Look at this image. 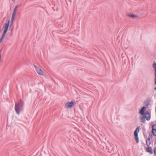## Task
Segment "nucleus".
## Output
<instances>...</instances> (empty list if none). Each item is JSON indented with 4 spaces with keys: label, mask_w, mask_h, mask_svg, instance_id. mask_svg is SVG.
<instances>
[{
    "label": "nucleus",
    "mask_w": 156,
    "mask_h": 156,
    "mask_svg": "<svg viewBox=\"0 0 156 156\" xmlns=\"http://www.w3.org/2000/svg\"><path fill=\"white\" fill-rule=\"evenodd\" d=\"M10 21L9 20L7 23H5L2 27V30H3L2 36L0 39V43L2 41L5 37V36L8 30Z\"/></svg>",
    "instance_id": "f257e3e1"
},
{
    "label": "nucleus",
    "mask_w": 156,
    "mask_h": 156,
    "mask_svg": "<svg viewBox=\"0 0 156 156\" xmlns=\"http://www.w3.org/2000/svg\"><path fill=\"white\" fill-rule=\"evenodd\" d=\"M75 103V100H72L70 102H67L65 105V107L67 109H69L73 107Z\"/></svg>",
    "instance_id": "20e7f679"
},
{
    "label": "nucleus",
    "mask_w": 156,
    "mask_h": 156,
    "mask_svg": "<svg viewBox=\"0 0 156 156\" xmlns=\"http://www.w3.org/2000/svg\"><path fill=\"white\" fill-rule=\"evenodd\" d=\"M17 7H18V5H17L16 6V7H15V8H16V9H17Z\"/></svg>",
    "instance_id": "a211bd4d"
},
{
    "label": "nucleus",
    "mask_w": 156,
    "mask_h": 156,
    "mask_svg": "<svg viewBox=\"0 0 156 156\" xmlns=\"http://www.w3.org/2000/svg\"><path fill=\"white\" fill-rule=\"evenodd\" d=\"M146 151L147 152L150 153L151 154H152L153 153L152 149L150 147H148L146 148Z\"/></svg>",
    "instance_id": "6e6552de"
},
{
    "label": "nucleus",
    "mask_w": 156,
    "mask_h": 156,
    "mask_svg": "<svg viewBox=\"0 0 156 156\" xmlns=\"http://www.w3.org/2000/svg\"><path fill=\"white\" fill-rule=\"evenodd\" d=\"M154 89L156 90V87L154 88Z\"/></svg>",
    "instance_id": "6ab92c4d"
},
{
    "label": "nucleus",
    "mask_w": 156,
    "mask_h": 156,
    "mask_svg": "<svg viewBox=\"0 0 156 156\" xmlns=\"http://www.w3.org/2000/svg\"><path fill=\"white\" fill-rule=\"evenodd\" d=\"M141 121L142 122L144 123L145 122V120L144 117H142L141 119Z\"/></svg>",
    "instance_id": "f8f14e48"
},
{
    "label": "nucleus",
    "mask_w": 156,
    "mask_h": 156,
    "mask_svg": "<svg viewBox=\"0 0 156 156\" xmlns=\"http://www.w3.org/2000/svg\"><path fill=\"white\" fill-rule=\"evenodd\" d=\"M34 68L35 69L37 73L40 75H42L43 74V72L42 69L39 68L38 67L36 66H34Z\"/></svg>",
    "instance_id": "39448f33"
},
{
    "label": "nucleus",
    "mask_w": 156,
    "mask_h": 156,
    "mask_svg": "<svg viewBox=\"0 0 156 156\" xmlns=\"http://www.w3.org/2000/svg\"><path fill=\"white\" fill-rule=\"evenodd\" d=\"M152 132L153 135L156 136V125H154L152 126Z\"/></svg>",
    "instance_id": "423d86ee"
},
{
    "label": "nucleus",
    "mask_w": 156,
    "mask_h": 156,
    "mask_svg": "<svg viewBox=\"0 0 156 156\" xmlns=\"http://www.w3.org/2000/svg\"><path fill=\"white\" fill-rule=\"evenodd\" d=\"M14 18H11V23L12 24L13 21H14Z\"/></svg>",
    "instance_id": "4468645a"
},
{
    "label": "nucleus",
    "mask_w": 156,
    "mask_h": 156,
    "mask_svg": "<svg viewBox=\"0 0 156 156\" xmlns=\"http://www.w3.org/2000/svg\"><path fill=\"white\" fill-rule=\"evenodd\" d=\"M140 129V127H138L136 129L134 132V135L135 139L137 143H138L139 139L138 136V133L139 132Z\"/></svg>",
    "instance_id": "7ed1b4c3"
},
{
    "label": "nucleus",
    "mask_w": 156,
    "mask_h": 156,
    "mask_svg": "<svg viewBox=\"0 0 156 156\" xmlns=\"http://www.w3.org/2000/svg\"><path fill=\"white\" fill-rule=\"evenodd\" d=\"M16 12H17V9H16V8H15L13 10V12L16 13Z\"/></svg>",
    "instance_id": "2eb2a0df"
},
{
    "label": "nucleus",
    "mask_w": 156,
    "mask_h": 156,
    "mask_svg": "<svg viewBox=\"0 0 156 156\" xmlns=\"http://www.w3.org/2000/svg\"><path fill=\"white\" fill-rule=\"evenodd\" d=\"M150 139H148L147 140V141H146V143H147V142H148V141H150Z\"/></svg>",
    "instance_id": "f3484780"
},
{
    "label": "nucleus",
    "mask_w": 156,
    "mask_h": 156,
    "mask_svg": "<svg viewBox=\"0 0 156 156\" xmlns=\"http://www.w3.org/2000/svg\"><path fill=\"white\" fill-rule=\"evenodd\" d=\"M154 154H156V148L154 149Z\"/></svg>",
    "instance_id": "dca6fc26"
},
{
    "label": "nucleus",
    "mask_w": 156,
    "mask_h": 156,
    "mask_svg": "<svg viewBox=\"0 0 156 156\" xmlns=\"http://www.w3.org/2000/svg\"><path fill=\"white\" fill-rule=\"evenodd\" d=\"M145 116L147 120H149L150 119L151 116L150 113L148 112H147L145 113Z\"/></svg>",
    "instance_id": "0eeeda50"
},
{
    "label": "nucleus",
    "mask_w": 156,
    "mask_h": 156,
    "mask_svg": "<svg viewBox=\"0 0 156 156\" xmlns=\"http://www.w3.org/2000/svg\"><path fill=\"white\" fill-rule=\"evenodd\" d=\"M128 16L133 18H136L137 17V16L134 15V14H129L128 15Z\"/></svg>",
    "instance_id": "9b49d317"
},
{
    "label": "nucleus",
    "mask_w": 156,
    "mask_h": 156,
    "mask_svg": "<svg viewBox=\"0 0 156 156\" xmlns=\"http://www.w3.org/2000/svg\"><path fill=\"white\" fill-rule=\"evenodd\" d=\"M153 67L154 69L155 70V83L156 84V63H154L153 64Z\"/></svg>",
    "instance_id": "9d476101"
},
{
    "label": "nucleus",
    "mask_w": 156,
    "mask_h": 156,
    "mask_svg": "<svg viewBox=\"0 0 156 156\" xmlns=\"http://www.w3.org/2000/svg\"><path fill=\"white\" fill-rule=\"evenodd\" d=\"M146 109V107H143L140 110V113L141 115H143L144 114V112Z\"/></svg>",
    "instance_id": "1a4fd4ad"
},
{
    "label": "nucleus",
    "mask_w": 156,
    "mask_h": 156,
    "mask_svg": "<svg viewBox=\"0 0 156 156\" xmlns=\"http://www.w3.org/2000/svg\"><path fill=\"white\" fill-rule=\"evenodd\" d=\"M16 13L13 12L12 16V18L15 19V18L16 15Z\"/></svg>",
    "instance_id": "ddd939ff"
},
{
    "label": "nucleus",
    "mask_w": 156,
    "mask_h": 156,
    "mask_svg": "<svg viewBox=\"0 0 156 156\" xmlns=\"http://www.w3.org/2000/svg\"><path fill=\"white\" fill-rule=\"evenodd\" d=\"M23 102L22 100H20L18 103L15 105V109L16 113L19 115L23 106Z\"/></svg>",
    "instance_id": "f03ea898"
}]
</instances>
